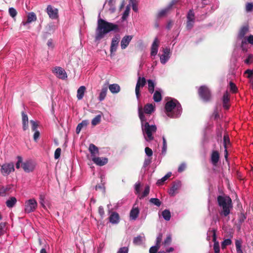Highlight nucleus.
I'll return each mask as SVG.
<instances>
[{
  "label": "nucleus",
  "instance_id": "1",
  "mask_svg": "<svg viewBox=\"0 0 253 253\" xmlns=\"http://www.w3.org/2000/svg\"><path fill=\"white\" fill-rule=\"evenodd\" d=\"M119 26L110 23L105 20L99 18L97 25L95 29L94 39L96 42H99L105 37V36L111 31H119Z\"/></svg>",
  "mask_w": 253,
  "mask_h": 253
},
{
  "label": "nucleus",
  "instance_id": "2",
  "mask_svg": "<svg viewBox=\"0 0 253 253\" xmlns=\"http://www.w3.org/2000/svg\"><path fill=\"white\" fill-rule=\"evenodd\" d=\"M138 115L141 121L142 132L146 141L149 142L153 140L154 139L153 133L157 131L156 126L155 125H150L146 122L142 107L138 108Z\"/></svg>",
  "mask_w": 253,
  "mask_h": 253
},
{
  "label": "nucleus",
  "instance_id": "3",
  "mask_svg": "<svg viewBox=\"0 0 253 253\" xmlns=\"http://www.w3.org/2000/svg\"><path fill=\"white\" fill-rule=\"evenodd\" d=\"M217 201L221 211L220 214L222 216H228L232 208V200L228 196H219L217 197Z\"/></svg>",
  "mask_w": 253,
  "mask_h": 253
},
{
  "label": "nucleus",
  "instance_id": "4",
  "mask_svg": "<svg viewBox=\"0 0 253 253\" xmlns=\"http://www.w3.org/2000/svg\"><path fill=\"white\" fill-rule=\"evenodd\" d=\"M176 100H170L168 101L165 105V111L167 115L170 118L177 117L180 113V106H177Z\"/></svg>",
  "mask_w": 253,
  "mask_h": 253
},
{
  "label": "nucleus",
  "instance_id": "5",
  "mask_svg": "<svg viewBox=\"0 0 253 253\" xmlns=\"http://www.w3.org/2000/svg\"><path fill=\"white\" fill-rule=\"evenodd\" d=\"M38 204L34 199L27 201L25 204V211L27 213L33 212L37 208Z\"/></svg>",
  "mask_w": 253,
  "mask_h": 253
},
{
  "label": "nucleus",
  "instance_id": "6",
  "mask_svg": "<svg viewBox=\"0 0 253 253\" xmlns=\"http://www.w3.org/2000/svg\"><path fill=\"white\" fill-rule=\"evenodd\" d=\"M199 94L204 101H208L211 98V92L209 88L205 86H202L199 89Z\"/></svg>",
  "mask_w": 253,
  "mask_h": 253
},
{
  "label": "nucleus",
  "instance_id": "7",
  "mask_svg": "<svg viewBox=\"0 0 253 253\" xmlns=\"http://www.w3.org/2000/svg\"><path fill=\"white\" fill-rule=\"evenodd\" d=\"M146 83V80L144 77H138L135 86V94L137 98L140 96V88L145 86Z\"/></svg>",
  "mask_w": 253,
  "mask_h": 253
},
{
  "label": "nucleus",
  "instance_id": "8",
  "mask_svg": "<svg viewBox=\"0 0 253 253\" xmlns=\"http://www.w3.org/2000/svg\"><path fill=\"white\" fill-rule=\"evenodd\" d=\"M14 170V164L12 163L3 164L0 169V171L4 176L8 175L11 171Z\"/></svg>",
  "mask_w": 253,
  "mask_h": 253
},
{
  "label": "nucleus",
  "instance_id": "9",
  "mask_svg": "<svg viewBox=\"0 0 253 253\" xmlns=\"http://www.w3.org/2000/svg\"><path fill=\"white\" fill-rule=\"evenodd\" d=\"M21 167L26 172H30L35 169V164L32 160H27L22 164Z\"/></svg>",
  "mask_w": 253,
  "mask_h": 253
},
{
  "label": "nucleus",
  "instance_id": "10",
  "mask_svg": "<svg viewBox=\"0 0 253 253\" xmlns=\"http://www.w3.org/2000/svg\"><path fill=\"white\" fill-rule=\"evenodd\" d=\"M247 43L251 44L253 45V35H250L248 37H245L242 41L241 48L244 51L248 50Z\"/></svg>",
  "mask_w": 253,
  "mask_h": 253
},
{
  "label": "nucleus",
  "instance_id": "11",
  "mask_svg": "<svg viewBox=\"0 0 253 253\" xmlns=\"http://www.w3.org/2000/svg\"><path fill=\"white\" fill-rule=\"evenodd\" d=\"M209 235L211 234L212 236V241L214 242L213 245V249L215 253H219L220 252V248L218 242L216 241V233L215 230H212L211 231H209L208 233Z\"/></svg>",
  "mask_w": 253,
  "mask_h": 253
},
{
  "label": "nucleus",
  "instance_id": "12",
  "mask_svg": "<svg viewBox=\"0 0 253 253\" xmlns=\"http://www.w3.org/2000/svg\"><path fill=\"white\" fill-rule=\"evenodd\" d=\"M46 11L50 18L55 19L58 18V15L57 9H53L51 5H48L47 6Z\"/></svg>",
  "mask_w": 253,
  "mask_h": 253
},
{
  "label": "nucleus",
  "instance_id": "13",
  "mask_svg": "<svg viewBox=\"0 0 253 253\" xmlns=\"http://www.w3.org/2000/svg\"><path fill=\"white\" fill-rule=\"evenodd\" d=\"M133 38V36H125L121 41V46L122 49H126Z\"/></svg>",
  "mask_w": 253,
  "mask_h": 253
},
{
  "label": "nucleus",
  "instance_id": "14",
  "mask_svg": "<svg viewBox=\"0 0 253 253\" xmlns=\"http://www.w3.org/2000/svg\"><path fill=\"white\" fill-rule=\"evenodd\" d=\"M160 41L157 38L154 39V41L151 47V55L155 56L157 54Z\"/></svg>",
  "mask_w": 253,
  "mask_h": 253
},
{
  "label": "nucleus",
  "instance_id": "15",
  "mask_svg": "<svg viewBox=\"0 0 253 253\" xmlns=\"http://www.w3.org/2000/svg\"><path fill=\"white\" fill-rule=\"evenodd\" d=\"M54 71L56 73L57 77L59 79L64 80L67 78L66 72L61 67H56Z\"/></svg>",
  "mask_w": 253,
  "mask_h": 253
},
{
  "label": "nucleus",
  "instance_id": "16",
  "mask_svg": "<svg viewBox=\"0 0 253 253\" xmlns=\"http://www.w3.org/2000/svg\"><path fill=\"white\" fill-rule=\"evenodd\" d=\"M92 160L95 164L99 166H103L108 163V159L106 158L94 157L92 158Z\"/></svg>",
  "mask_w": 253,
  "mask_h": 253
},
{
  "label": "nucleus",
  "instance_id": "17",
  "mask_svg": "<svg viewBox=\"0 0 253 253\" xmlns=\"http://www.w3.org/2000/svg\"><path fill=\"white\" fill-rule=\"evenodd\" d=\"M180 187V183L179 182H173L172 185L169 191V194L171 196H174L177 193V190Z\"/></svg>",
  "mask_w": 253,
  "mask_h": 253
},
{
  "label": "nucleus",
  "instance_id": "18",
  "mask_svg": "<svg viewBox=\"0 0 253 253\" xmlns=\"http://www.w3.org/2000/svg\"><path fill=\"white\" fill-rule=\"evenodd\" d=\"M119 42V38L118 37H115L112 39L111 46H110V52L112 54L113 52L116 51L117 47Z\"/></svg>",
  "mask_w": 253,
  "mask_h": 253
},
{
  "label": "nucleus",
  "instance_id": "19",
  "mask_svg": "<svg viewBox=\"0 0 253 253\" xmlns=\"http://www.w3.org/2000/svg\"><path fill=\"white\" fill-rule=\"evenodd\" d=\"M120 216L116 212H113L110 217L109 221L112 224H117L119 222Z\"/></svg>",
  "mask_w": 253,
  "mask_h": 253
},
{
  "label": "nucleus",
  "instance_id": "20",
  "mask_svg": "<svg viewBox=\"0 0 253 253\" xmlns=\"http://www.w3.org/2000/svg\"><path fill=\"white\" fill-rule=\"evenodd\" d=\"M89 151L91 154L92 158L96 157L99 154V150L97 146L93 144H90L88 148Z\"/></svg>",
  "mask_w": 253,
  "mask_h": 253
},
{
  "label": "nucleus",
  "instance_id": "21",
  "mask_svg": "<svg viewBox=\"0 0 253 253\" xmlns=\"http://www.w3.org/2000/svg\"><path fill=\"white\" fill-rule=\"evenodd\" d=\"M37 20V16L35 13L30 12L27 15V19L25 22H23L24 25H26L28 23L35 21Z\"/></svg>",
  "mask_w": 253,
  "mask_h": 253
},
{
  "label": "nucleus",
  "instance_id": "22",
  "mask_svg": "<svg viewBox=\"0 0 253 253\" xmlns=\"http://www.w3.org/2000/svg\"><path fill=\"white\" fill-rule=\"evenodd\" d=\"M164 54H162L160 56V61L162 64H165L168 59H169V56H168L169 53V50L167 48H165L164 49Z\"/></svg>",
  "mask_w": 253,
  "mask_h": 253
},
{
  "label": "nucleus",
  "instance_id": "23",
  "mask_svg": "<svg viewBox=\"0 0 253 253\" xmlns=\"http://www.w3.org/2000/svg\"><path fill=\"white\" fill-rule=\"evenodd\" d=\"M219 155L217 151H213L211 155V162L213 165H216L219 161Z\"/></svg>",
  "mask_w": 253,
  "mask_h": 253
},
{
  "label": "nucleus",
  "instance_id": "24",
  "mask_svg": "<svg viewBox=\"0 0 253 253\" xmlns=\"http://www.w3.org/2000/svg\"><path fill=\"white\" fill-rule=\"evenodd\" d=\"M21 115L22 117L23 128L24 130H26L28 128V117L24 112H22Z\"/></svg>",
  "mask_w": 253,
  "mask_h": 253
},
{
  "label": "nucleus",
  "instance_id": "25",
  "mask_svg": "<svg viewBox=\"0 0 253 253\" xmlns=\"http://www.w3.org/2000/svg\"><path fill=\"white\" fill-rule=\"evenodd\" d=\"M86 87L84 86H81L77 90V97L78 100H81L83 98Z\"/></svg>",
  "mask_w": 253,
  "mask_h": 253
},
{
  "label": "nucleus",
  "instance_id": "26",
  "mask_svg": "<svg viewBox=\"0 0 253 253\" xmlns=\"http://www.w3.org/2000/svg\"><path fill=\"white\" fill-rule=\"evenodd\" d=\"M88 124L89 123L88 120H83L81 123H79L76 128V133L79 134L82 129L84 127H86Z\"/></svg>",
  "mask_w": 253,
  "mask_h": 253
},
{
  "label": "nucleus",
  "instance_id": "27",
  "mask_svg": "<svg viewBox=\"0 0 253 253\" xmlns=\"http://www.w3.org/2000/svg\"><path fill=\"white\" fill-rule=\"evenodd\" d=\"M223 143H224V147L225 148V158L226 159L227 158V148L228 145L230 144V139H229V136L227 135H224Z\"/></svg>",
  "mask_w": 253,
  "mask_h": 253
},
{
  "label": "nucleus",
  "instance_id": "28",
  "mask_svg": "<svg viewBox=\"0 0 253 253\" xmlns=\"http://www.w3.org/2000/svg\"><path fill=\"white\" fill-rule=\"evenodd\" d=\"M154 111V106L152 104H147L144 107V112L147 114H151Z\"/></svg>",
  "mask_w": 253,
  "mask_h": 253
},
{
  "label": "nucleus",
  "instance_id": "29",
  "mask_svg": "<svg viewBox=\"0 0 253 253\" xmlns=\"http://www.w3.org/2000/svg\"><path fill=\"white\" fill-rule=\"evenodd\" d=\"M229 101V94L226 92H225L223 96V106L225 109L229 108V105L228 103Z\"/></svg>",
  "mask_w": 253,
  "mask_h": 253
},
{
  "label": "nucleus",
  "instance_id": "30",
  "mask_svg": "<svg viewBox=\"0 0 253 253\" xmlns=\"http://www.w3.org/2000/svg\"><path fill=\"white\" fill-rule=\"evenodd\" d=\"M109 89L112 93H117L120 91V86L116 84H110L109 86Z\"/></svg>",
  "mask_w": 253,
  "mask_h": 253
},
{
  "label": "nucleus",
  "instance_id": "31",
  "mask_svg": "<svg viewBox=\"0 0 253 253\" xmlns=\"http://www.w3.org/2000/svg\"><path fill=\"white\" fill-rule=\"evenodd\" d=\"M139 213V210L138 208H132L130 212V218H131L133 220L136 219Z\"/></svg>",
  "mask_w": 253,
  "mask_h": 253
},
{
  "label": "nucleus",
  "instance_id": "32",
  "mask_svg": "<svg viewBox=\"0 0 253 253\" xmlns=\"http://www.w3.org/2000/svg\"><path fill=\"white\" fill-rule=\"evenodd\" d=\"M249 31V28L247 26H243L241 28L239 31L238 38L239 39H242L244 37V36Z\"/></svg>",
  "mask_w": 253,
  "mask_h": 253
},
{
  "label": "nucleus",
  "instance_id": "33",
  "mask_svg": "<svg viewBox=\"0 0 253 253\" xmlns=\"http://www.w3.org/2000/svg\"><path fill=\"white\" fill-rule=\"evenodd\" d=\"M107 90H108V88L106 85L105 86H103V88H102L101 92L99 94V97H98V100L100 101H101L105 99V98L106 96Z\"/></svg>",
  "mask_w": 253,
  "mask_h": 253
},
{
  "label": "nucleus",
  "instance_id": "34",
  "mask_svg": "<svg viewBox=\"0 0 253 253\" xmlns=\"http://www.w3.org/2000/svg\"><path fill=\"white\" fill-rule=\"evenodd\" d=\"M11 189V185H7L5 187L0 186V196H4Z\"/></svg>",
  "mask_w": 253,
  "mask_h": 253
},
{
  "label": "nucleus",
  "instance_id": "35",
  "mask_svg": "<svg viewBox=\"0 0 253 253\" xmlns=\"http://www.w3.org/2000/svg\"><path fill=\"white\" fill-rule=\"evenodd\" d=\"M17 202V200L15 197H11L8 200L6 201L5 204L7 207L12 208Z\"/></svg>",
  "mask_w": 253,
  "mask_h": 253
},
{
  "label": "nucleus",
  "instance_id": "36",
  "mask_svg": "<svg viewBox=\"0 0 253 253\" xmlns=\"http://www.w3.org/2000/svg\"><path fill=\"white\" fill-rule=\"evenodd\" d=\"M153 99L156 102H159L161 101L162 97L161 92L159 90H156L153 92Z\"/></svg>",
  "mask_w": 253,
  "mask_h": 253
},
{
  "label": "nucleus",
  "instance_id": "37",
  "mask_svg": "<svg viewBox=\"0 0 253 253\" xmlns=\"http://www.w3.org/2000/svg\"><path fill=\"white\" fill-rule=\"evenodd\" d=\"M147 83L148 85V91L151 94H152L154 92L155 84L152 80H148Z\"/></svg>",
  "mask_w": 253,
  "mask_h": 253
},
{
  "label": "nucleus",
  "instance_id": "38",
  "mask_svg": "<svg viewBox=\"0 0 253 253\" xmlns=\"http://www.w3.org/2000/svg\"><path fill=\"white\" fill-rule=\"evenodd\" d=\"M242 244L241 240H236L235 241V246L237 251V253H243L242 250Z\"/></svg>",
  "mask_w": 253,
  "mask_h": 253
},
{
  "label": "nucleus",
  "instance_id": "39",
  "mask_svg": "<svg viewBox=\"0 0 253 253\" xmlns=\"http://www.w3.org/2000/svg\"><path fill=\"white\" fill-rule=\"evenodd\" d=\"M170 8L168 6L166 8L162 9L158 13L157 17L158 18H161L166 16L169 12Z\"/></svg>",
  "mask_w": 253,
  "mask_h": 253
},
{
  "label": "nucleus",
  "instance_id": "40",
  "mask_svg": "<svg viewBox=\"0 0 253 253\" xmlns=\"http://www.w3.org/2000/svg\"><path fill=\"white\" fill-rule=\"evenodd\" d=\"M171 175V172H168L165 176L162 177L161 179L158 180L157 182V184L158 185H162L163 183L167 180L169 177H170Z\"/></svg>",
  "mask_w": 253,
  "mask_h": 253
},
{
  "label": "nucleus",
  "instance_id": "41",
  "mask_svg": "<svg viewBox=\"0 0 253 253\" xmlns=\"http://www.w3.org/2000/svg\"><path fill=\"white\" fill-rule=\"evenodd\" d=\"M162 215L163 218L167 221H169L171 217L170 212L168 210H165L162 211Z\"/></svg>",
  "mask_w": 253,
  "mask_h": 253
},
{
  "label": "nucleus",
  "instance_id": "42",
  "mask_svg": "<svg viewBox=\"0 0 253 253\" xmlns=\"http://www.w3.org/2000/svg\"><path fill=\"white\" fill-rule=\"evenodd\" d=\"M101 116L100 115L96 116L91 121L92 125L95 126L98 125L101 121Z\"/></svg>",
  "mask_w": 253,
  "mask_h": 253
},
{
  "label": "nucleus",
  "instance_id": "43",
  "mask_svg": "<svg viewBox=\"0 0 253 253\" xmlns=\"http://www.w3.org/2000/svg\"><path fill=\"white\" fill-rule=\"evenodd\" d=\"M142 242V238L141 236L139 235L136 237H134L133 240V243L134 245H139L141 244Z\"/></svg>",
  "mask_w": 253,
  "mask_h": 253
},
{
  "label": "nucleus",
  "instance_id": "44",
  "mask_svg": "<svg viewBox=\"0 0 253 253\" xmlns=\"http://www.w3.org/2000/svg\"><path fill=\"white\" fill-rule=\"evenodd\" d=\"M149 201L150 203H152L154 205L157 206V207H160L162 204L161 202L158 198H151Z\"/></svg>",
  "mask_w": 253,
  "mask_h": 253
},
{
  "label": "nucleus",
  "instance_id": "45",
  "mask_svg": "<svg viewBox=\"0 0 253 253\" xmlns=\"http://www.w3.org/2000/svg\"><path fill=\"white\" fill-rule=\"evenodd\" d=\"M150 192V187L149 186H146L145 187V189L142 193V194L140 196L139 198L143 199L144 197H146L149 193Z\"/></svg>",
  "mask_w": 253,
  "mask_h": 253
},
{
  "label": "nucleus",
  "instance_id": "46",
  "mask_svg": "<svg viewBox=\"0 0 253 253\" xmlns=\"http://www.w3.org/2000/svg\"><path fill=\"white\" fill-rule=\"evenodd\" d=\"M232 244V241L230 239H225L221 243V247L222 249H225L227 246L230 245Z\"/></svg>",
  "mask_w": 253,
  "mask_h": 253
},
{
  "label": "nucleus",
  "instance_id": "47",
  "mask_svg": "<svg viewBox=\"0 0 253 253\" xmlns=\"http://www.w3.org/2000/svg\"><path fill=\"white\" fill-rule=\"evenodd\" d=\"M167 149V141L165 137L164 136L163 137V147L162 150V153L163 154H165L166 153Z\"/></svg>",
  "mask_w": 253,
  "mask_h": 253
},
{
  "label": "nucleus",
  "instance_id": "48",
  "mask_svg": "<svg viewBox=\"0 0 253 253\" xmlns=\"http://www.w3.org/2000/svg\"><path fill=\"white\" fill-rule=\"evenodd\" d=\"M171 242V235H169L166 239L164 240V242L163 243V244L167 246H169Z\"/></svg>",
  "mask_w": 253,
  "mask_h": 253
},
{
  "label": "nucleus",
  "instance_id": "49",
  "mask_svg": "<svg viewBox=\"0 0 253 253\" xmlns=\"http://www.w3.org/2000/svg\"><path fill=\"white\" fill-rule=\"evenodd\" d=\"M9 13L12 18H14L16 16L17 13L15 8L10 7L9 8Z\"/></svg>",
  "mask_w": 253,
  "mask_h": 253
},
{
  "label": "nucleus",
  "instance_id": "50",
  "mask_svg": "<svg viewBox=\"0 0 253 253\" xmlns=\"http://www.w3.org/2000/svg\"><path fill=\"white\" fill-rule=\"evenodd\" d=\"M30 123L31 124V128L33 131L38 130L37 128L38 126V124L37 123L33 120H31Z\"/></svg>",
  "mask_w": 253,
  "mask_h": 253
},
{
  "label": "nucleus",
  "instance_id": "51",
  "mask_svg": "<svg viewBox=\"0 0 253 253\" xmlns=\"http://www.w3.org/2000/svg\"><path fill=\"white\" fill-rule=\"evenodd\" d=\"M6 225L5 222H1L0 223V236L4 234L5 231L4 228Z\"/></svg>",
  "mask_w": 253,
  "mask_h": 253
},
{
  "label": "nucleus",
  "instance_id": "52",
  "mask_svg": "<svg viewBox=\"0 0 253 253\" xmlns=\"http://www.w3.org/2000/svg\"><path fill=\"white\" fill-rule=\"evenodd\" d=\"M163 238V235L162 233H159L158 237L156 239V246H158V247H160V243L162 241Z\"/></svg>",
  "mask_w": 253,
  "mask_h": 253
},
{
  "label": "nucleus",
  "instance_id": "53",
  "mask_svg": "<svg viewBox=\"0 0 253 253\" xmlns=\"http://www.w3.org/2000/svg\"><path fill=\"white\" fill-rule=\"evenodd\" d=\"M160 248L156 245L151 247L149 249V253H157Z\"/></svg>",
  "mask_w": 253,
  "mask_h": 253
},
{
  "label": "nucleus",
  "instance_id": "54",
  "mask_svg": "<svg viewBox=\"0 0 253 253\" xmlns=\"http://www.w3.org/2000/svg\"><path fill=\"white\" fill-rule=\"evenodd\" d=\"M253 62V55L250 54L247 58L245 60V63L247 64H250Z\"/></svg>",
  "mask_w": 253,
  "mask_h": 253
},
{
  "label": "nucleus",
  "instance_id": "55",
  "mask_svg": "<svg viewBox=\"0 0 253 253\" xmlns=\"http://www.w3.org/2000/svg\"><path fill=\"white\" fill-rule=\"evenodd\" d=\"M253 9V3L252 2H248L246 4V10L247 12H250Z\"/></svg>",
  "mask_w": 253,
  "mask_h": 253
},
{
  "label": "nucleus",
  "instance_id": "56",
  "mask_svg": "<svg viewBox=\"0 0 253 253\" xmlns=\"http://www.w3.org/2000/svg\"><path fill=\"white\" fill-rule=\"evenodd\" d=\"M61 149L60 148H58L56 149L55 152H54V158L55 159H58L61 154Z\"/></svg>",
  "mask_w": 253,
  "mask_h": 253
},
{
  "label": "nucleus",
  "instance_id": "57",
  "mask_svg": "<svg viewBox=\"0 0 253 253\" xmlns=\"http://www.w3.org/2000/svg\"><path fill=\"white\" fill-rule=\"evenodd\" d=\"M145 152L148 157H151L153 155V151L151 148L146 147L145 148Z\"/></svg>",
  "mask_w": 253,
  "mask_h": 253
},
{
  "label": "nucleus",
  "instance_id": "58",
  "mask_svg": "<svg viewBox=\"0 0 253 253\" xmlns=\"http://www.w3.org/2000/svg\"><path fill=\"white\" fill-rule=\"evenodd\" d=\"M35 133L34 134L33 138L35 142H37L38 139L40 137V133L39 130L34 131Z\"/></svg>",
  "mask_w": 253,
  "mask_h": 253
},
{
  "label": "nucleus",
  "instance_id": "59",
  "mask_svg": "<svg viewBox=\"0 0 253 253\" xmlns=\"http://www.w3.org/2000/svg\"><path fill=\"white\" fill-rule=\"evenodd\" d=\"M129 10H130L129 7L128 6H127V7L126 8L125 11H124L123 15L122 16V18L123 19H125L126 18V17L128 16V15L129 14Z\"/></svg>",
  "mask_w": 253,
  "mask_h": 253
},
{
  "label": "nucleus",
  "instance_id": "60",
  "mask_svg": "<svg viewBox=\"0 0 253 253\" xmlns=\"http://www.w3.org/2000/svg\"><path fill=\"white\" fill-rule=\"evenodd\" d=\"M18 161L16 164V168L17 169H19L20 167V165L22 162V158L21 156H17Z\"/></svg>",
  "mask_w": 253,
  "mask_h": 253
},
{
  "label": "nucleus",
  "instance_id": "61",
  "mask_svg": "<svg viewBox=\"0 0 253 253\" xmlns=\"http://www.w3.org/2000/svg\"><path fill=\"white\" fill-rule=\"evenodd\" d=\"M128 249L127 247L121 248L118 252V253H128Z\"/></svg>",
  "mask_w": 253,
  "mask_h": 253
},
{
  "label": "nucleus",
  "instance_id": "62",
  "mask_svg": "<svg viewBox=\"0 0 253 253\" xmlns=\"http://www.w3.org/2000/svg\"><path fill=\"white\" fill-rule=\"evenodd\" d=\"M230 87L233 92H235L237 89L236 85L232 82L230 83Z\"/></svg>",
  "mask_w": 253,
  "mask_h": 253
},
{
  "label": "nucleus",
  "instance_id": "63",
  "mask_svg": "<svg viewBox=\"0 0 253 253\" xmlns=\"http://www.w3.org/2000/svg\"><path fill=\"white\" fill-rule=\"evenodd\" d=\"M186 168V165L184 163L181 164L178 167V171L181 172L183 171Z\"/></svg>",
  "mask_w": 253,
  "mask_h": 253
},
{
  "label": "nucleus",
  "instance_id": "64",
  "mask_svg": "<svg viewBox=\"0 0 253 253\" xmlns=\"http://www.w3.org/2000/svg\"><path fill=\"white\" fill-rule=\"evenodd\" d=\"M179 0H172L169 4L168 6L171 9V7L176 4Z\"/></svg>",
  "mask_w": 253,
  "mask_h": 253
}]
</instances>
